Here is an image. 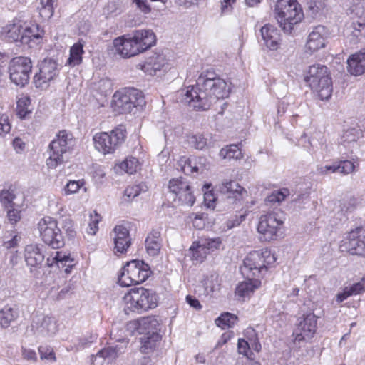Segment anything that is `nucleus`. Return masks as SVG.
<instances>
[{
    "instance_id": "412c9836",
    "label": "nucleus",
    "mask_w": 365,
    "mask_h": 365,
    "mask_svg": "<svg viewBox=\"0 0 365 365\" xmlns=\"http://www.w3.org/2000/svg\"><path fill=\"white\" fill-rule=\"evenodd\" d=\"M361 228L352 230L348 235L344 245L351 255L365 257V235L361 234Z\"/></svg>"
},
{
    "instance_id": "aec40b11",
    "label": "nucleus",
    "mask_w": 365,
    "mask_h": 365,
    "mask_svg": "<svg viewBox=\"0 0 365 365\" xmlns=\"http://www.w3.org/2000/svg\"><path fill=\"white\" fill-rule=\"evenodd\" d=\"M161 324L156 316L142 317L137 320L130 321L127 324L128 329L136 331L139 334H151L154 331H160Z\"/></svg>"
},
{
    "instance_id": "6ab92c4d",
    "label": "nucleus",
    "mask_w": 365,
    "mask_h": 365,
    "mask_svg": "<svg viewBox=\"0 0 365 365\" xmlns=\"http://www.w3.org/2000/svg\"><path fill=\"white\" fill-rule=\"evenodd\" d=\"M44 246L42 245H28L25 248V260L28 266L31 267L30 272L35 277L40 274L38 269L44 260Z\"/></svg>"
},
{
    "instance_id": "4468645a",
    "label": "nucleus",
    "mask_w": 365,
    "mask_h": 365,
    "mask_svg": "<svg viewBox=\"0 0 365 365\" xmlns=\"http://www.w3.org/2000/svg\"><path fill=\"white\" fill-rule=\"evenodd\" d=\"M32 70L30 58L24 56L14 58L9 63V73L11 81L21 88L29 82Z\"/></svg>"
},
{
    "instance_id": "4c0bfd02",
    "label": "nucleus",
    "mask_w": 365,
    "mask_h": 365,
    "mask_svg": "<svg viewBox=\"0 0 365 365\" xmlns=\"http://www.w3.org/2000/svg\"><path fill=\"white\" fill-rule=\"evenodd\" d=\"M189 145L195 149L202 150L210 144L208 138L203 134H196L187 136Z\"/></svg>"
},
{
    "instance_id": "e433bc0d",
    "label": "nucleus",
    "mask_w": 365,
    "mask_h": 365,
    "mask_svg": "<svg viewBox=\"0 0 365 365\" xmlns=\"http://www.w3.org/2000/svg\"><path fill=\"white\" fill-rule=\"evenodd\" d=\"M237 319L238 318L235 314L230 312H225L221 314V315L215 320V323L218 327L225 329L226 328L233 327L236 324Z\"/></svg>"
},
{
    "instance_id": "a211bd4d",
    "label": "nucleus",
    "mask_w": 365,
    "mask_h": 365,
    "mask_svg": "<svg viewBox=\"0 0 365 365\" xmlns=\"http://www.w3.org/2000/svg\"><path fill=\"white\" fill-rule=\"evenodd\" d=\"M317 317L313 313L306 314L293 332L294 342L299 343L311 339L317 330Z\"/></svg>"
},
{
    "instance_id": "680f3d73",
    "label": "nucleus",
    "mask_w": 365,
    "mask_h": 365,
    "mask_svg": "<svg viewBox=\"0 0 365 365\" xmlns=\"http://www.w3.org/2000/svg\"><path fill=\"white\" fill-rule=\"evenodd\" d=\"M137 7L144 14H148L150 12L151 9L148 4L147 0H133Z\"/></svg>"
},
{
    "instance_id": "7c9ffc66",
    "label": "nucleus",
    "mask_w": 365,
    "mask_h": 365,
    "mask_svg": "<svg viewBox=\"0 0 365 365\" xmlns=\"http://www.w3.org/2000/svg\"><path fill=\"white\" fill-rule=\"evenodd\" d=\"M143 334V336L140 338L142 344L140 351L143 353H148L155 348L157 344L161 339V335L157 331H154V332L151 334L148 333Z\"/></svg>"
},
{
    "instance_id": "e2e57ef3",
    "label": "nucleus",
    "mask_w": 365,
    "mask_h": 365,
    "mask_svg": "<svg viewBox=\"0 0 365 365\" xmlns=\"http://www.w3.org/2000/svg\"><path fill=\"white\" fill-rule=\"evenodd\" d=\"M69 260L70 257L61 252H56V255L52 257V262H56V264L67 262Z\"/></svg>"
},
{
    "instance_id": "9b49d317",
    "label": "nucleus",
    "mask_w": 365,
    "mask_h": 365,
    "mask_svg": "<svg viewBox=\"0 0 365 365\" xmlns=\"http://www.w3.org/2000/svg\"><path fill=\"white\" fill-rule=\"evenodd\" d=\"M73 135L66 130H61L49 145L50 156L47 160V165L54 168L65 161V155L73 145Z\"/></svg>"
},
{
    "instance_id": "393cba45",
    "label": "nucleus",
    "mask_w": 365,
    "mask_h": 365,
    "mask_svg": "<svg viewBox=\"0 0 365 365\" xmlns=\"http://www.w3.org/2000/svg\"><path fill=\"white\" fill-rule=\"evenodd\" d=\"M116 341L120 344L109 345L107 347L102 349L96 354V356H91V360L93 361V359H96L98 356L107 359L109 361H112L117 359L120 354L124 353L128 344V341L125 339H117Z\"/></svg>"
},
{
    "instance_id": "774afa93",
    "label": "nucleus",
    "mask_w": 365,
    "mask_h": 365,
    "mask_svg": "<svg viewBox=\"0 0 365 365\" xmlns=\"http://www.w3.org/2000/svg\"><path fill=\"white\" fill-rule=\"evenodd\" d=\"M351 296L347 287H346L342 292L338 293L336 295V302L341 303L346 299L349 297Z\"/></svg>"
},
{
    "instance_id": "b1692460",
    "label": "nucleus",
    "mask_w": 365,
    "mask_h": 365,
    "mask_svg": "<svg viewBox=\"0 0 365 365\" xmlns=\"http://www.w3.org/2000/svg\"><path fill=\"white\" fill-rule=\"evenodd\" d=\"M114 233V252L115 253L123 254L127 252L131 245V238L129 230L123 225H116L113 230Z\"/></svg>"
},
{
    "instance_id": "0e129e2a",
    "label": "nucleus",
    "mask_w": 365,
    "mask_h": 365,
    "mask_svg": "<svg viewBox=\"0 0 365 365\" xmlns=\"http://www.w3.org/2000/svg\"><path fill=\"white\" fill-rule=\"evenodd\" d=\"M186 302L189 304V305L194 309L199 310L202 308V306L197 299L191 295H187L186 297Z\"/></svg>"
},
{
    "instance_id": "1a4fd4ad",
    "label": "nucleus",
    "mask_w": 365,
    "mask_h": 365,
    "mask_svg": "<svg viewBox=\"0 0 365 365\" xmlns=\"http://www.w3.org/2000/svg\"><path fill=\"white\" fill-rule=\"evenodd\" d=\"M145 104L143 93L134 88L117 91L113 96L112 107L119 113H130L133 108Z\"/></svg>"
},
{
    "instance_id": "6e6552de",
    "label": "nucleus",
    "mask_w": 365,
    "mask_h": 365,
    "mask_svg": "<svg viewBox=\"0 0 365 365\" xmlns=\"http://www.w3.org/2000/svg\"><path fill=\"white\" fill-rule=\"evenodd\" d=\"M286 215L280 210L270 212L260 217L257 226L259 233L265 241L277 240L282 236Z\"/></svg>"
},
{
    "instance_id": "c85d7f7f",
    "label": "nucleus",
    "mask_w": 365,
    "mask_h": 365,
    "mask_svg": "<svg viewBox=\"0 0 365 365\" xmlns=\"http://www.w3.org/2000/svg\"><path fill=\"white\" fill-rule=\"evenodd\" d=\"M161 234L158 230H153L145 239V247L147 252L150 256L158 255L161 248Z\"/></svg>"
},
{
    "instance_id": "2f4dec72",
    "label": "nucleus",
    "mask_w": 365,
    "mask_h": 365,
    "mask_svg": "<svg viewBox=\"0 0 365 365\" xmlns=\"http://www.w3.org/2000/svg\"><path fill=\"white\" fill-rule=\"evenodd\" d=\"M85 42L80 39L74 43L70 48V56L67 60V63L71 66L79 65L82 62V55L84 53L83 46Z\"/></svg>"
},
{
    "instance_id": "f257e3e1",
    "label": "nucleus",
    "mask_w": 365,
    "mask_h": 365,
    "mask_svg": "<svg viewBox=\"0 0 365 365\" xmlns=\"http://www.w3.org/2000/svg\"><path fill=\"white\" fill-rule=\"evenodd\" d=\"M230 88L226 81L212 69L202 71L195 85L189 86L184 101L197 110H206L218 99L229 96Z\"/></svg>"
},
{
    "instance_id": "39448f33",
    "label": "nucleus",
    "mask_w": 365,
    "mask_h": 365,
    "mask_svg": "<svg viewBox=\"0 0 365 365\" xmlns=\"http://www.w3.org/2000/svg\"><path fill=\"white\" fill-rule=\"evenodd\" d=\"M274 14L281 28L286 33H291L294 26L304 17L301 6L297 0H278Z\"/></svg>"
},
{
    "instance_id": "f03ea898",
    "label": "nucleus",
    "mask_w": 365,
    "mask_h": 365,
    "mask_svg": "<svg viewBox=\"0 0 365 365\" xmlns=\"http://www.w3.org/2000/svg\"><path fill=\"white\" fill-rule=\"evenodd\" d=\"M275 262L274 255L269 252L255 251L250 252L240 267V272L247 280L240 282L236 287L235 293L240 297L250 296L258 288L261 282L255 277H259L262 272L267 271V264Z\"/></svg>"
},
{
    "instance_id": "dca6fc26",
    "label": "nucleus",
    "mask_w": 365,
    "mask_h": 365,
    "mask_svg": "<svg viewBox=\"0 0 365 365\" xmlns=\"http://www.w3.org/2000/svg\"><path fill=\"white\" fill-rule=\"evenodd\" d=\"M361 134V130L354 128L345 130L339 145V153L346 158H359V156H362L363 152L360 149L359 143H358Z\"/></svg>"
},
{
    "instance_id": "c756f323",
    "label": "nucleus",
    "mask_w": 365,
    "mask_h": 365,
    "mask_svg": "<svg viewBox=\"0 0 365 365\" xmlns=\"http://www.w3.org/2000/svg\"><path fill=\"white\" fill-rule=\"evenodd\" d=\"M354 164L349 160H341L339 163H334L330 165H325L320 168V173L326 174L328 172L340 173L343 174H349L354 171Z\"/></svg>"
},
{
    "instance_id": "052dcab7",
    "label": "nucleus",
    "mask_w": 365,
    "mask_h": 365,
    "mask_svg": "<svg viewBox=\"0 0 365 365\" xmlns=\"http://www.w3.org/2000/svg\"><path fill=\"white\" fill-rule=\"evenodd\" d=\"M10 208L7 212V217L12 224L16 223L21 218L20 212L13 207Z\"/></svg>"
},
{
    "instance_id": "f704fd0d",
    "label": "nucleus",
    "mask_w": 365,
    "mask_h": 365,
    "mask_svg": "<svg viewBox=\"0 0 365 365\" xmlns=\"http://www.w3.org/2000/svg\"><path fill=\"white\" fill-rule=\"evenodd\" d=\"M173 200L178 201L179 204L192 206L195 201V197L191 190V187L187 184V187L181 190L177 196L173 197Z\"/></svg>"
},
{
    "instance_id": "9d476101",
    "label": "nucleus",
    "mask_w": 365,
    "mask_h": 365,
    "mask_svg": "<svg viewBox=\"0 0 365 365\" xmlns=\"http://www.w3.org/2000/svg\"><path fill=\"white\" fill-rule=\"evenodd\" d=\"M150 274L148 264L143 261L134 259L128 262L123 267L118 282L122 287H129L133 284H138L144 282Z\"/></svg>"
},
{
    "instance_id": "37998d69",
    "label": "nucleus",
    "mask_w": 365,
    "mask_h": 365,
    "mask_svg": "<svg viewBox=\"0 0 365 365\" xmlns=\"http://www.w3.org/2000/svg\"><path fill=\"white\" fill-rule=\"evenodd\" d=\"M246 334L247 336V341L250 344V348L257 352H259L262 349V346L255 330L252 328L247 329Z\"/></svg>"
},
{
    "instance_id": "cd10ccee",
    "label": "nucleus",
    "mask_w": 365,
    "mask_h": 365,
    "mask_svg": "<svg viewBox=\"0 0 365 365\" xmlns=\"http://www.w3.org/2000/svg\"><path fill=\"white\" fill-rule=\"evenodd\" d=\"M347 70L354 76L365 72V51L351 55L347 60Z\"/></svg>"
},
{
    "instance_id": "f3484780",
    "label": "nucleus",
    "mask_w": 365,
    "mask_h": 365,
    "mask_svg": "<svg viewBox=\"0 0 365 365\" xmlns=\"http://www.w3.org/2000/svg\"><path fill=\"white\" fill-rule=\"evenodd\" d=\"M217 191L229 204L240 202L247 196L246 190L235 180H224L216 186Z\"/></svg>"
},
{
    "instance_id": "09e8293b",
    "label": "nucleus",
    "mask_w": 365,
    "mask_h": 365,
    "mask_svg": "<svg viewBox=\"0 0 365 365\" xmlns=\"http://www.w3.org/2000/svg\"><path fill=\"white\" fill-rule=\"evenodd\" d=\"M15 198V195L13 193V191L3 190L0 192V202L6 207H13L14 203L13 200Z\"/></svg>"
},
{
    "instance_id": "bb28decb",
    "label": "nucleus",
    "mask_w": 365,
    "mask_h": 365,
    "mask_svg": "<svg viewBox=\"0 0 365 365\" xmlns=\"http://www.w3.org/2000/svg\"><path fill=\"white\" fill-rule=\"evenodd\" d=\"M324 27L318 26L309 34L306 47L311 52H314L325 46V38L324 36Z\"/></svg>"
},
{
    "instance_id": "423d86ee",
    "label": "nucleus",
    "mask_w": 365,
    "mask_h": 365,
    "mask_svg": "<svg viewBox=\"0 0 365 365\" xmlns=\"http://www.w3.org/2000/svg\"><path fill=\"white\" fill-rule=\"evenodd\" d=\"M304 79L312 90L318 93L321 100H328L331 96L332 81L326 66L321 64L310 66Z\"/></svg>"
},
{
    "instance_id": "4be33fe9",
    "label": "nucleus",
    "mask_w": 365,
    "mask_h": 365,
    "mask_svg": "<svg viewBox=\"0 0 365 365\" xmlns=\"http://www.w3.org/2000/svg\"><path fill=\"white\" fill-rule=\"evenodd\" d=\"M138 66L150 76H156L158 72L166 71L168 68L165 56L159 53H153L143 64H138Z\"/></svg>"
},
{
    "instance_id": "a878e982",
    "label": "nucleus",
    "mask_w": 365,
    "mask_h": 365,
    "mask_svg": "<svg viewBox=\"0 0 365 365\" xmlns=\"http://www.w3.org/2000/svg\"><path fill=\"white\" fill-rule=\"evenodd\" d=\"M263 44L268 48L275 51L278 48L280 41L279 31L273 25L265 24L260 29Z\"/></svg>"
},
{
    "instance_id": "a19ab883",
    "label": "nucleus",
    "mask_w": 365,
    "mask_h": 365,
    "mask_svg": "<svg viewBox=\"0 0 365 365\" xmlns=\"http://www.w3.org/2000/svg\"><path fill=\"white\" fill-rule=\"evenodd\" d=\"M41 15L51 18L53 14L54 7L57 6V0H41Z\"/></svg>"
},
{
    "instance_id": "2eb2a0df",
    "label": "nucleus",
    "mask_w": 365,
    "mask_h": 365,
    "mask_svg": "<svg viewBox=\"0 0 365 365\" xmlns=\"http://www.w3.org/2000/svg\"><path fill=\"white\" fill-rule=\"evenodd\" d=\"M39 71L34 75V83L37 88L46 89L58 76L61 66L56 60L45 58L39 64Z\"/></svg>"
},
{
    "instance_id": "f8f14e48",
    "label": "nucleus",
    "mask_w": 365,
    "mask_h": 365,
    "mask_svg": "<svg viewBox=\"0 0 365 365\" xmlns=\"http://www.w3.org/2000/svg\"><path fill=\"white\" fill-rule=\"evenodd\" d=\"M38 230L43 242L53 249L64 246V237L54 218L47 216L41 219L38 223Z\"/></svg>"
},
{
    "instance_id": "c9c22d12",
    "label": "nucleus",
    "mask_w": 365,
    "mask_h": 365,
    "mask_svg": "<svg viewBox=\"0 0 365 365\" xmlns=\"http://www.w3.org/2000/svg\"><path fill=\"white\" fill-rule=\"evenodd\" d=\"M220 156L224 159H240L242 158L240 148L238 145L232 144L223 148L220 151Z\"/></svg>"
},
{
    "instance_id": "13d9d810",
    "label": "nucleus",
    "mask_w": 365,
    "mask_h": 365,
    "mask_svg": "<svg viewBox=\"0 0 365 365\" xmlns=\"http://www.w3.org/2000/svg\"><path fill=\"white\" fill-rule=\"evenodd\" d=\"M238 352L240 354L247 356V353L250 350V344L247 341L240 339L237 343Z\"/></svg>"
},
{
    "instance_id": "7ed1b4c3",
    "label": "nucleus",
    "mask_w": 365,
    "mask_h": 365,
    "mask_svg": "<svg viewBox=\"0 0 365 365\" xmlns=\"http://www.w3.org/2000/svg\"><path fill=\"white\" fill-rule=\"evenodd\" d=\"M155 42V36L151 30H136L133 37L125 36L113 41L116 53L123 58H130L150 48Z\"/></svg>"
},
{
    "instance_id": "3c124183",
    "label": "nucleus",
    "mask_w": 365,
    "mask_h": 365,
    "mask_svg": "<svg viewBox=\"0 0 365 365\" xmlns=\"http://www.w3.org/2000/svg\"><path fill=\"white\" fill-rule=\"evenodd\" d=\"M346 287L351 296L361 294L365 292V278H361L359 282Z\"/></svg>"
},
{
    "instance_id": "c03bdc74",
    "label": "nucleus",
    "mask_w": 365,
    "mask_h": 365,
    "mask_svg": "<svg viewBox=\"0 0 365 365\" xmlns=\"http://www.w3.org/2000/svg\"><path fill=\"white\" fill-rule=\"evenodd\" d=\"M289 195V191L287 188H282L278 190H274L271 195L267 197L269 202H281Z\"/></svg>"
},
{
    "instance_id": "603ef678",
    "label": "nucleus",
    "mask_w": 365,
    "mask_h": 365,
    "mask_svg": "<svg viewBox=\"0 0 365 365\" xmlns=\"http://www.w3.org/2000/svg\"><path fill=\"white\" fill-rule=\"evenodd\" d=\"M83 185V183L79 180H70L65 187V192L66 194L76 193Z\"/></svg>"
},
{
    "instance_id": "5701e85b",
    "label": "nucleus",
    "mask_w": 365,
    "mask_h": 365,
    "mask_svg": "<svg viewBox=\"0 0 365 365\" xmlns=\"http://www.w3.org/2000/svg\"><path fill=\"white\" fill-rule=\"evenodd\" d=\"M32 327L36 334L51 337L58 331L56 320L49 317H37L33 319Z\"/></svg>"
},
{
    "instance_id": "20e7f679",
    "label": "nucleus",
    "mask_w": 365,
    "mask_h": 365,
    "mask_svg": "<svg viewBox=\"0 0 365 365\" xmlns=\"http://www.w3.org/2000/svg\"><path fill=\"white\" fill-rule=\"evenodd\" d=\"M3 32L8 41L27 44L29 47H33V43L41 38L38 25L28 26L18 19H14L4 27Z\"/></svg>"
},
{
    "instance_id": "bf43d9fd",
    "label": "nucleus",
    "mask_w": 365,
    "mask_h": 365,
    "mask_svg": "<svg viewBox=\"0 0 365 365\" xmlns=\"http://www.w3.org/2000/svg\"><path fill=\"white\" fill-rule=\"evenodd\" d=\"M11 125L7 118L0 116V136L9 133Z\"/></svg>"
},
{
    "instance_id": "a18cd8bd",
    "label": "nucleus",
    "mask_w": 365,
    "mask_h": 365,
    "mask_svg": "<svg viewBox=\"0 0 365 365\" xmlns=\"http://www.w3.org/2000/svg\"><path fill=\"white\" fill-rule=\"evenodd\" d=\"M145 191L146 186L144 184L133 185L127 187L124 191V195L130 200L137 197L141 192Z\"/></svg>"
},
{
    "instance_id": "4d7b16f0",
    "label": "nucleus",
    "mask_w": 365,
    "mask_h": 365,
    "mask_svg": "<svg viewBox=\"0 0 365 365\" xmlns=\"http://www.w3.org/2000/svg\"><path fill=\"white\" fill-rule=\"evenodd\" d=\"M21 355L23 358L27 361H31L33 362L37 361V354L34 350L22 346Z\"/></svg>"
},
{
    "instance_id": "58836bf2",
    "label": "nucleus",
    "mask_w": 365,
    "mask_h": 365,
    "mask_svg": "<svg viewBox=\"0 0 365 365\" xmlns=\"http://www.w3.org/2000/svg\"><path fill=\"white\" fill-rule=\"evenodd\" d=\"M359 204V199L354 196H351L341 200L339 207L342 212L348 213L352 212L357 207Z\"/></svg>"
},
{
    "instance_id": "69168bd1",
    "label": "nucleus",
    "mask_w": 365,
    "mask_h": 365,
    "mask_svg": "<svg viewBox=\"0 0 365 365\" xmlns=\"http://www.w3.org/2000/svg\"><path fill=\"white\" fill-rule=\"evenodd\" d=\"M365 33L363 32L362 30L361 29H353L351 34L350 35V36H349V38L350 39V41L353 44H356L359 41V37L362 36Z\"/></svg>"
},
{
    "instance_id": "6e6d98bb",
    "label": "nucleus",
    "mask_w": 365,
    "mask_h": 365,
    "mask_svg": "<svg viewBox=\"0 0 365 365\" xmlns=\"http://www.w3.org/2000/svg\"><path fill=\"white\" fill-rule=\"evenodd\" d=\"M207 219V214L197 213L193 219L192 224L198 230H202L205 227V220Z\"/></svg>"
},
{
    "instance_id": "473e14b6",
    "label": "nucleus",
    "mask_w": 365,
    "mask_h": 365,
    "mask_svg": "<svg viewBox=\"0 0 365 365\" xmlns=\"http://www.w3.org/2000/svg\"><path fill=\"white\" fill-rule=\"evenodd\" d=\"M222 244V240L220 237H215V238H207V239H202L200 241L197 242V250L195 252L193 253V257L197 259L196 254L198 252L204 251V253L206 254L205 250L208 251H214L220 247Z\"/></svg>"
},
{
    "instance_id": "79ce46f5",
    "label": "nucleus",
    "mask_w": 365,
    "mask_h": 365,
    "mask_svg": "<svg viewBox=\"0 0 365 365\" xmlns=\"http://www.w3.org/2000/svg\"><path fill=\"white\" fill-rule=\"evenodd\" d=\"M324 7V0H310L308 2V12L314 19L323 11Z\"/></svg>"
},
{
    "instance_id": "5fc2aeb1",
    "label": "nucleus",
    "mask_w": 365,
    "mask_h": 365,
    "mask_svg": "<svg viewBox=\"0 0 365 365\" xmlns=\"http://www.w3.org/2000/svg\"><path fill=\"white\" fill-rule=\"evenodd\" d=\"M95 212L94 217L92 215H91V222L88 225V232L92 235H94L96 233V232L98 231V225L99 221L101 220L100 215H98L96 213V212Z\"/></svg>"
},
{
    "instance_id": "72a5a7b5",
    "label": "nucleus",
    "mask_w": 365,
    "mask_h": 365,
    "mask_svg": "<svg viewBox=\"0 0 365 365\" xmlns=\"http://www.w3.org/2000/svg\"><path fill=\"white\" fill-rule=\"evenodd\" d=\"M18 316L17 312L13 308L6 306L0 310V327H8Z\"/></svg>"
},
{
    "instance_id": "de8ad7c7",
    "label": "nucleus",
    "mask_w": 365,
    "mask_h": 365,
    "mask_svg": "<svg viewBox=\"0 0 365 365\" xmlns=\"http://www.w3.org/2000/svg\"><path fill=\"white\" fill-rule=\"evenodd\" d=\"M187 183L181 179H172L169 182V190L172 194L175 196L181 191L183 188L187 187Z\"/></svg>"
},
{
    "instance_id": "ddd939ff",
    "label": "nucleus",
    "mask_w": 365,
    "mask_h": 365,
    "mask_svg": "<svg viewBox=\"0 0 365 365\" xmlns=\"http://www.w3.org/2000/svg\"><path fill=\"white\" fill-rule=\"evenodd\" d=\"M125 138V128L120 125L110 133L104 132L96 134L93 141L96 148L106 154L113 153L124 142Z\"/></svg>"
},
{
    "instance_id": "8fccbe9b",
    "label": "nucleus",
    "mask_w": 365,
    "mask_h": 365,
    "mask_svg": "<svg viewBox=\"0 0 365 365\" xmlns=\"http://www.w3.org/2000/svg\"><path fill=\"white\" fill-rule=\"evenodd\" d=\"M38 351L41 359L55 361L56 356L52 347L46 345L40 346Z\"/></svg>"
},
{
    "instance_id": "ea45409f",
    "label": "nucleus",
    "mask_w": 365,
    "mask_h": 365,
    "mask_svg": "<svg viewBox=\"0 0 365 365\" xmlns=\"http://www.w3.org/2000/svg\"><path fill=\"white\" fill-rule=\"evenodd\" d=\"M138 168V160L133 157L126 158L120 164V168L128 174H133Z\"/></svg>"
},
{
    "instance_id": "49530a36",
    "label": "nucleus",
    "mask_w": 365,
    "mask_h": 365,
    "mask_svg": "<svg viewBox=\"0 0 365 365\" xmlns=\"http://www.w3.org/2000/svg\"><path fill=\"white\" fill-rule=\"evenodd\" d=\"M178 168L186 175L192 174L195 172H198L199 168L196 165H192L190 159L183 158L178 161Z\"/></svg>"
},
{
    "instance_id": "0eeeda50",
    "label": "nucleus",
    "mask_w": 365,
    "mask_h": 365,
    "mask_svg": "<svg viewBox=\"0 0 365 365\" xmlns=\"http://www.w3.org/2000/svg\"><path fill=\"white\" fill-rule=\"evenodd\" d=\"M126 302L125 311L128 309L140 313L148 309L155 308L158 304V296L153 289H145L143 287L131 289L125 295Z\"/></svg>"
},
{
    "instance_id": "864d4df0",
    "label": "nucleus",
    "mask_w": 365,
    "mask_h": 365,
    "mask_svg": "<svg viewBox=\"0 0 365 365\" xmlns=\"http://www.w3.org/2000/svg\"><path fill=\"white\" fill-rule=\"evenodd\" d=\"M62 227L70 238L74 237L76 231L73 228V222L70 218H65L62 221Z\"/></svg>"
},
{
    "instance_id": "338daca9",
    "label": "nucleus",
    "mask_w": 365,
    "mask_h": 365,
    "mask_svg": "<svg viewBox=\"0 0 365 365\" xmlns=\"http://www.w3.org/2000/svg\"><path fill=\"white\" fill-rule=\"evenodd\" d=\"M244 220L243 216H240V217H235L233 219L228 220L226 222V225L228 229H231L235 226H238Z\"/></svg>"
}]
</instances>
